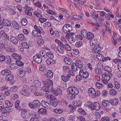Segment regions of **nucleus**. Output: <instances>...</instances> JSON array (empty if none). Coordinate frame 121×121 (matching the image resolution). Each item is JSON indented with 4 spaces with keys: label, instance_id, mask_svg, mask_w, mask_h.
<instances>
[{
    "label": "nucleus",
    "instance_id": "f257e3e1",
    "mask_svg": "<svg viewBox=\"0 0 121 121\" xmlns=\"http://www.w3.org/2000/svg\"><path fill=\"white\" fill-rule=\"evenodd\" d=\"M68 93L67 95V97L69 99H73L75 98V95L79 93L78 89L74 86H71L68 88Z\"/></svg>",
    "mask_w": 121,
    "mask_h": 121
},
{
    "label": "nucleus",
    "instance_id": "f03ea898",
    "mask_svg": "<svg viewBox=\"0 0 121 121\" xmlns=\"http://www.w3.org/2000/svg\"><path fill=\"white\" fill-rule=\"evenodd\" d=\"M29 106L31 108L35 109L40 107V103L38 100H35L30 102L29 104Z\"/></svg>",
    "mask_w": 121,
    "mask_h": 121
},
{
    "label": "nucleus",
    "instance_id": "7ed1b4c3",
    "mask_svg": "<svg viewBox=\"0 0 121 121\" xmlns=\"http://www.w3.org/2000/svg\"><path fill=\"white\" fill-rule=\"evenodd\" d=\"M72 30L71 26L68 24L65 25L63 28V30L64 33L66 34L70 32Z\"/></svg>",
    "mask_w": 121,
    "mask_h": 121
},
{
    "label": "nucleus",
    "instance_id": "20e7f679",
    "mask_svg": "<svg viewBox=\"0 0 121 121\" xmlns=\"http://www.w3.org/2000/svg\"><path fill=\"white\" fill-rule=\"evenodd\" d=\"M79 76L85 78H86L89 77V74L87 72L84 71L82 69H81L79 73Z\"/></svg>",
    "mask_w": 121,
    "mask_h": 121
},
{
    "label": "nucleus",
    "instance_id": "39448f33",
    "mask_svg": "<svg viewBox=\"0 0 121 121\" xmlns=\"http://www.w3.org/2000/svg\"><path fill=\"white\" fill-rule=\"evenodd\" d=\"M17 75L21 78L25 77L26 72L21 69H18L17 70Z\"/></svg>",
    "mask_w": 121,
    "mask_h": 121
},
{
    "label": "nucleus",
    "instance_id": "423d86ee",
    "mask_svg": "<svg viewBox=\"0 0 121 121\" xmlns=\"http://www.w3.org/2000/svg\"><path fill=\"white\" fill-rule=\"evenodd\" d=\"M41 103L43 107L48 109H50L51 108V106L49 103L44 100H42L41 101Z\"/></svg>",
    "mask_w": 121,
    "mask_h": 121
},
{
    "label": "nucleus",
    "instance_id": "0eeeda50",
    "mask_svg": "<svg viewBox=\"0 0 121 121\" xmlns=\"http://www.w3.org/2000/svg\"><path fill=\"white\" fill-rule=\"evenodd\" d=\"M11 55L15 60H19L22 58V57L21 56L16 53H13Z\"/></svg>",
    "mask_w": 121,
    "mask_h": 121
},
{
    "label": "nucleus",
    "instance_id": "6e6552de",
    "mask_svg": "<svg viewBox=\"0 0 121 121\" xmlns=\"http://www.w3.org/2000/svg\"><path fill=\"white\" fill-rule=\"evenodd\" d=\"M43 83L45 86H48L49 87L52 86L53 85L52 82L50 79L47 80L46 81H43Z\"/></svg>",
    "mask_w": 121,
    "mask_h": 121
},
{
    "label": "nucleus",
    "instance_id": "1a4fd4ad",
    "mask_svg": "<svg viewBox=\"0 0 121 121\" xmlns=\"http://www.w3.org/2000/svg\"><path fill=\"white\" fill-rule=\"evenodd\" d=\"M109 102L112 105H116L119 103L118 100L117 99H112L109 101Z\"/></svg>",
    "mask_w": 121,
    "mask_h": 121
},
{
    "label": "nucleus",
    "instance_id": "9d476101",
    "mask_svg": "<svg viewBox=\"0 0 121 121\" xmlns=\"http://www.w3.org/2000/svg\"><path fill=\"white\" fill-rule=\"evenodd\" d=\"M93 108L96 110H98L100 108V106L99 104L96 102H94L93 103Z\"/></svg>",
    "mask_w": 121,
    "mask_h": 121
},
{
    "label": "nucleus",
    "instance_id": "9b49d317",
    "mask_svg": "<svg viewBox=\"0 0 121 121\" xmlns=\"http://www.w3.org/2000/svg\"><path fill=\"white\" fill-rule=\"evenodd\" d=\"M52 90L53 93L56 96H58L59 94L61 95L62 94V91L59 88Z\"/></svg>",
    "mask_w": 121,
    "mask_h": 121
},
{
    "label": "nucleus",
    "instance_id": "f8f14e48",
    "mask_svg": "<svg viewBox=\"0 0 121 121\" xmlns=\"http://www.w3.org/2000/svg\"><path fill=\"white\" fill-rule=\"evenodd\" d=\"M88 91L90 95L93 96L94 95L95 96L96 95V93L95 91L92 88H91L88 89Z\"/></svg>",
    "mask_w": 121,
    "mask_h": 121
},
{
    "label": "nucleus",
    "instance_id": "ddd939ff",
    "mask_svg": "<svg viewBox=\"0 0 121 121\" xmlns=\"http://www.w3.org/2000/svg\"><path fill=\"white\" fill-rule=\"evenodd\" d=\"M12 23L13 26L16 29H18L20 28V27L18 23L15 21H13L12 22Z\"/></svg>",
    "mask_w": 121,
    "mask_h": 121
},
{
    "label": "nucleus",
    "instance_id": "4468645a",
    "mask_svg": "<svg viewBox=\"0 0 121 121\" xmlns=\"http://www.w3.org/2000/svg\"><path fill=\"white\" fill-rule=\"evenodd\" d=\"M37 43L38 45L40 46L42 45L44 43V40L42 38H38L37 39Z\"/></svg>",
    "mask_w": 121,
    "mask_h": 121
},
{
    "label": "nucleus",
    "instance_id": "2eb2a0df",
    "mask_svg": "<svg viewBox=\"0 0 121 121\" xmlns=\"http://www.w3.org/2000/svg\"><path fill=\"white\" fill-rule=\"evenodd\" d=\"M17 39L18 40L21 41H23L26 39V38H25L24 35L22 34H20L17 36Z\"/></svg>",
    "mask_w": 121,
    "mask_h": 121
},
{
    "label": "nucleus",
    "instance_id": "dca6fc26",
    "mask_svg": "<svg viewBox=\"0 0 121 121\" xmlns=\"http://www.w3.org/2000/svg\"><path fill=\"white\" fill-rule=\"evenodd\" d=\"M73 104L74 106L78 107L81 106L82 102L81 101L76 100L73 102Z\"/></svg>",
    "mask_w": 121,
    "mask_h": 121
},
{
    "label": "nucleus",
    "instance_id": "f3484780",
    "mask_svg": "<svg viewBox=\"0 0 121 121\" xmlns=\"http://www.w3.org/2000/svg\"><path fill=\"white\" fill-rule=\"evenodd\" d=\"M14 78L13 76L11 73L8 74L5 77V79L8 81H11L13 80Z\"/></svg>",
    "mask_w": 121,
    "mask_h": 121
},
{
    "label": "nucleus",
    "instance_id": "a211bd4d",
    "mask_svg": "<svg viewBox=\"0 0 121 121\" xmlns=\"http://www.w3.org/2000/svg\"><path fill=\"white\" fill-rule=\"evenodd\" d=\"M34 28L38 32L39 34L43 33V29L40 26L38 27L35 25L34 26Z\"/></svg>",
    "mask_w": 121,
    "mask_h": 121
},
{
    "label": "nucleus",
    "instance_id": "6ab92c4d",
    "mask_svg": "<svg viewBox=\"0 0 121 121\" xmlns=\"http://www.w3.org/2000/svg\"><path fill=\"white\" fill-rule=\"evenodd\" d=\"M102 77L104 79L106 80L107 81H109L110 79V75L105 73L103 74Z\"/></svg>",
    "mask_w": 121,
    "mask_h": 121
},
{
    "label": "nucleus",
    "instance_id": "aec40b11",
    "mask_svg": "<svg viewBox=\"0 0 121 121\" xmlns=\"http://www.w3.org/2000/svg\"><path fill=\"white\" fill-rule=\"evenodd\" d=\"M45 75L47 77L50 78H52L53 76V73L51 71L48 70L47 72V73H46Z\"/></svg>",
    "mask_w": 121,
    "mask_h": 121
},
{
    "label": "nucleus",
    "instance_id": "412c9836",
    "mask_svg": "<svg viewBox=\"0 0 121 121\" xmlns=\"http://www.w3.org/2000/svg\"><path fill=\"white\" fill-rule=\"evenodd\" d=\"M10 40L15 44H17L18 43L17 40L15 37L13 36H12L10 37Z\"/></svg>",
    "mask_w": 121,
    "mask_h": 121
},
{
    "label": "nucleus",
    "instance_id": "4be33fe9",
    "mask_svg": "<svg viewBox=\"0 0 121 121\" xmlns=\"http://www.w3.org/2000/svg\"><path fill=\"white\" fill-rule=\"evenodd\" d=\"M0 73L2 74L5 75H7L11 73L10 71L7 69L2 70Z\"/></svg>",
    "mask_w": 121,
    "mask_h": 121
},
{
    "label": "nucleus",
    "instance_id": "5701e85b",
    "mask_svg": "<svg viewBox=\"0 0 121 121\" xmlns=\"http://www.w3.org/2000/svg\"><path fill=\"white\" fill-rule=\"evenodd\" d=\"M2 23L3 25L7 26H11V23L8 20H5L4 19L2 21Z\"/></svg>",
    "mask_w": 121,
    "mask_h": 121
},
{
    "label": "nucleus",
    "instance_id": "b1692460",
    "mask_svg": "<svg viewBox=\"0 0 121 121\" xmlns=\"http://www.w3.org/2000/svg\"><path fill=\"white\" fill-rule=\"evenodd\" d=\"M33 83L34 85L36 87H39L41 86L40 82L38 80L34 81Z\"/></svg>",
    "mask_w": 121,
    "mask_h": 121
},
{
    "label": "nucleus",
    "instance_id": "393cba45",
    "mask_svg": "<svg viewBox=\"0 0 121 121\" xmlns=\"http://www.w3.org/2000/svg\"><path fill=\"white\" fill-rule=\"evenodd\" d=\"M46 53V52L44 50H41L40 52V54L42 57H41V60H43V59L44 58H46V55H45V54Z\"/></svg>",
    "mask_w": 121,
    "mask_h": 121
},
{
    "label": "nucleus",
    "instance_id": "a878e982",
    "mask_svg": "<svg viewBox=\"0 0 121 121\" xmlns=\"http://www.w3.org/2000/svg\"><path fill=\"white\" fill-rule=\"evenodd\" d=\"M39 69L40 71L43 72H45L46 69L45 66L43 65H40Z\"/></svg>",
    "mask_w": 121,
    "mask_h": 121
},
{
    "label": "nucleus",
    "instance_id": "bb28decb",
    "mask_svg": "<svg viewBox=\"0 0 121 121\" xmlns=\"http://www.w3.org/2000/svg\"><path fill=\"white\" fill-rule=\"evenodd\" d=\"M50 87L48 86H45L42 88V89L45 92H49L51 91L49 89Z\"/></svg>",
    "mask_w": 121,
    "mask_h": 121
},
{
    "label": "nucleus",
    "instance_id": "cd10ccee",
    "mask_svg": "<svg viewBox=\"0 0 121 121\" xmlns=\"http://www.w3.org/2000/svg\"><path fill=\"white\" fill-rule=\"evenodd\" d=\"M96 87L99 89L101 88L104 87L103 85L101 83L96 82L95 84Z\"/></svg>",
    "mask_w": 121,
    "mask_h": 121
},
{
    "label": "nucleus",
    "instance_id": "c85d7f7f",
    "mask_svg": "<svg viewBox=\"0 0 121 121\" xmlns=\"http://www.w3.org/2000/svg\"><path fill=\"white\" fill-rule=\"evenodd\" d=\"M5 109H4L5 111L4 112H3L2 114L3 115L5 114L6 113H8L12 111L11 108L10 107H7L6 108H5Z\"/></svg>",
    "mask_w": 121,
    "mask_h": 121
},
{
    "label": "nucleus",
    "instance_id": "c756f323",
    "mask_svg": "<svg viewBox=\"0 0 121 121\" xmlns=\"http://www.w3.org/2000/svg\"><path fill=\"white\" fill-rule=\"evenodd\" d=\"M50 102L51 105L55 107L58 104V102L56 100L50 101Z\"/></svg>",
    "mask_w": 121,
    "mask_h": 121
},
{
    "label": "nucleus",
    "instance_id": "7c9ffc66",
    "mask_svg": "<svg viewBox=\"0 0 121 121\" xmlns=\"http://www.w3.org/2000/svg\"><path fill=\"white\" fill-rule=\"evenodd\" d=\"M62 68L63 71L64 73H68L70 70L69 68L66 66H63Z\"/></svg>",
    "mask_w": 121,
    "mask_h": 121
},
{
    "label": "nucleus",
    "instance_id": "2f4dec72",
    "mask_svg": "<svg viewBox=\"0 0 121 121\" xmlns=\"http://www.w3.org/2000/svg\"><path fill=\"white\" fill-rule=\"evenodd\" d=\"M71 68L72 70L76 71L77 69V66L76 64L75 63H73L71 64Z\"/></svg>",
    "mask_w": 121,
    "mask_h": 121
},
{
    "label": "nucleus",
    "instance_id": "473e14b6",
    "mask_svg": "<svg viewBox=\"0 0 121 121\" xmlns=\"http://www.w3.org/2000/svg\"><path fill=\"white\" fill-rule=\"evenodd\" d=\"M110 94L112 95H115L116 94V92L115 90L112 88H111L109 90Z\"/></svg>",
    "mask_w": 121,
    "mask_h": 121
},
{
    "label": "nucleus",
    "instance_id": "72a5a7b5",
    "mask_svg": "<svg viewBox=\"0 0 121 121\" xmlns=\"http://www.w3.org/2000/svg\"><path fill=\"white\" fill-rule=\"evenodd\" d=\"M6 50L7 51L11 52H14L16 50L15 48H11L9 47H7L6 48Z\"/></svg>",
    "mask_w": 121,
    "mask_h": 121
},
{
    "label": "nucleus",
    "instance_id": "f704fd0d",
    "mask_svg": "<svg viewBox=\"0 0 121 121\" xmlns=\"http://www.w3.org/2000/svg\"><path fill=\"white\" fill-rule=\"evenodd\" d=\"M47 111L46 109L43 108H40L38 110V112L39 114H44Z\"/></svg>",
    "mask_w": 121,
    "mask_h": 121
},
{
    "label": "nucleus",
    "instance_id": "c9c22d12",
    "mask_svg": "<svg viewBox=\"0 0 121 121\" xmlns=\"http://www.w3.org/2000/svg\"><path fill=\"white\" fill-rule=\"evenodd\" d=\"M99 68H95V73L97 75H99L102 73V72Z\"/></svg>",
    "mask_w": 121,
    "mask_h": 121
},
{
    "label": "nucleus",
    "instance_id": "e433bc0d",
    "mask_svg": "<svg viewBox=\"0 0 121 121\" xmlns=\"http://www.w3.org/2000/svg\"><path fill=\"white\" fill-rule=\"evenodd\" d=\"M64 47H58L57 48V50L59 52L62 54H63L64 52Z\"/></svg>",
    "mask_w": 121,
    "mask_h": 121
},
{
    "label": "nucleus",
    "instance_id": "4c0bfd02",
    "mask_svg": "<svg viewBox=\"0 0 121 121\" xmlns=\"http://www.w3.org/2000/svg\"><path fill=\"white\" fill-rule=\"evenodd\" d=\"M44 95L45 97L51 99H52L54 97V96L53 95H50L47 93L44 94Z\"/></svg>",
    "mask_w": 121,
    "mask_h": 121
},
{
    "label": "nucleus",
    "instance_id": "58836bf2",
    "mask_svg": "<svg viewBox=\"0 0 121 121\" xmlns=\"http://www.w3.org/2000/svg\"><path fill=\"white\" fill-rule=\"evenodd\" d=\"M113 86L114 88L116 89L119 88L120 87V85L117 82H114Z\"/></svg>",
    "mask_w": 121,
    "mask_h": 121
},
{
    "label": "nucleus",
    "instance_id": "ea45409f",
    "mask_svg": "<svg viewBox=\"0 0 121 121\" xmlns=\"http://www.w3.org/2000/svg\"><path fill=\"white\" fill-rule=\"evenodd\" d=\"M81 33L82 36L84 38L86 37L87 34L86 31L84 29L82 30L81 31Z\"/></svg>",
    "mask_w": 121,
    "mask_h": 121
},
{
    "label": "nucleus",
    "instance_id": "a19ab883",
    "mask_svg": "<svg viewBox=\"0 0 121 121\" xmlns=\"http://www.w3.org/2000/svg\"><path fill=\"white\" fill-rule=\"evenodd\" d=\"M76 63L78 64V68H81L83 67V64L82 61H76Z\"/></svg>",
    "mask_w": 121,
    "mask_h": 121
},
{
    "label": "nucleus",
    "instance_id": "79ce46f5",
    "mask_svg": "<svg viewBox=\"0 0 121 121\" xmlns=\"http://www.w3.org/2000/svg\"><path fill=\"white\" fill-rule=\"evenodd\" d=\"M21 114L22 117L25 118H27V114L26 113V110H25L22 112H21Z\"/></svg>",
    "mask_w": 121,
    "mask_h": 121
},
{
    "label": "nucleus",
    "instance_id": "37998d69",
    "mask_svg": "<svg viewBox=\"0 0 121 121\" xmlns=\"http://www.w3.org/2000/svg\"><path fill=\"white\" fill-rule=\"evenodd\" d=\"M94 37V36L93 34L91 32L88 33L87 34V38L89 40L92 39Z\"/></svg>",
    "mask_w": 121,
    "mask_h": 121
},
{
    "label": "nucleus",
    "instance_id": "c03bdc74",
    "mask_svg": "<svg viewBox=\"0 0 121 121\" xmlns=\"http://www.w3.org/2000/svg\"><path fill=\"white\" fill-rule=\"evenodd\" d=\"M46 58L47 57V56L51 59H52L54 57L53 54L51 53V52H48L46 53Z\"/></svg>",
    "mask_w": 121,
    "mask_h": 121
},
{
    "label": "nucleus",
    "instance_id": "a18cd8bd",
    "mask_svg": "<svg viewBox=\"0 0 121 121\" xmlns=\"http://www.w3.org/2000/svg\"><path fill=\"white\" fill-rule=\"evenodd\" d=\"M53 111L56 113H61L63 112V110L61 109H54Z\"/></svg>",
    "mask_w": 121,
    "mask_h": 121
},
{
    "label": "nucleus",
    "instance_id": "49530a36",
    "mask_svg": "<svg viewBox=\"0 0 121 121\" xmlns=\"http://www.w3.org/2000/svg\"><path fill=\"white\" fill-rule=\"evenodd\" d=\"M90 45L91 46L96 45L97 43V41L96 39L90 41Z\"/></svg>",
    "mask_w": 121,
    "mask_h": 121
},
{
    "label": "nucleus",
    "instance_id": "de8ad7c7",
    "mask_svg": "<svg viewBox=\"0 0 121 121\" xmlns=\"http://www.w3.org/2000/svg\"><path fill=\"white\" fill-rule=\"evenodd\" d=\"M21 23L23 26L26 25L27 23V20L26 18H24L22 19L21 21Z\"/></svg>",
    "mask_w": 121,
    "mask_h": 121
},
{
    "label": "nucleus",
    "instance_id": "09e8293b",
    "mask_svg": "<svg viewBox=\"0 0 121 121\" xmlns=\"http://www.w3.org/2000/svg\"><path fill=\"white\" fill-rule=\"evenodd\" d=\"M65 49L68 51H71L72 49H71V47L67 43L65 44Z\"/></svg>",
    "mask_w": 121,
    "mask_h": 121
},
{
    "label": "nucleus",
    "instance_id": "8fccbe9b",
    "mask_svg": "<svg viewBox=\"0 0 121 121\" xmlns=\"http://www.w3.org/2000/svg\"><path fill=\"white\" fill-rule=\"evenodd\" d=\"M103 56L101 54L98 53L97 55V58L99 60H104L103 59Z\"/></svg>",
    "mask_w": 121,
    "mask_h": 121
},
{
    "label": "nucleus",
    "instance_id": "3c124183",
    "mask_svg": "<svg viewBox=\"0 0 121 121\" xmlns=\"http://www.w3.org/2000/svg\"><path fill=\"white\" fill-rule=\"evenodd\" d=\"M29 89V87L27 85H24L23 86V87L22 90L21 92H23L26 91L28 90Z\"/></svg>",
    "mask_w": 121,
    "mask_h": 121
},
{
    "label": "nucleus",
    "instance_id": "603ef678",
    "mask_svg": "<svg viewBox=\"0 0 121 121\" xmlns=\"http://www.w3.org/2000/svg\"><path fill=\"white\" fill-rule=\"evenodd\" d=\"M41 56H40L39 54H36L34 56L33 60H40L39 59H41Z\"/></svg>",
    "mask_w": 121,
    "mask_h": 121
},
{
    "label": "nucleus",
    "instance_id": "864d4df0",
    "mask_svg": "<svg viewBox=\"0 0 121 121\" xmlns=\"http://www.w3.org/2000/svg\"><path fill=\"white\" fill-rule=\"evenodd\" d=\"M5 104L6 105L11 107L13 106V104L12 102L8 100H6L5 101Z\"/></svg>",
    "mask_w": 121,
    "mask_h": 121
},
{
    "label": "nucleus",
    "instance_id": "5fc2aeb1",
    "mask_svg": "<svg viewBox=\"0 0 121 121\" xmlns=\"http://www.w3.org/2000/svg\"><path fill=\"white\" fill-rule=\"evenodd\" d=\"M103 105L104 106L107 107L108 106L109 102L107 101L103 100L102 102Z\"/></svg>",
    "mask_w": 121,
    "mask_h": 121
},
{
    "label": "nucleus",
    "instance_id": "6e6d98bb",
    "mask_svg": "<svg viewBox=\"0 0 121 121\" xmlns=\"http://www.w3.org/2000/svg\"><path fill=\"white\" fill-rule=\"evenodd\" d=\"M104 69L105 71H106L109 73L112 71L111 68L108 66H106L105 67H104Z\"/></svg>",
    "mask_w": 121,
    "mask_h": 121
},
{
    "label": "nucleus",
    "instance_id": "4d7b16f0",
    "mask_svg": "<svg viewBox=\"0 0 121 121\" xmlns=\"http://www.w3.org/2000/svg\"><path fill=\"white\" fill-rule=\"evenodd\" d=\"M32 35L33 36L37 37L38 36V34L36 30H33L32 32Z\"/></svg>",
    "mask_w": 121,
    "mask_h": 121
},
{
    "label": "nucleus",
    "instance_id": "13d9d810",
    "mask_svg": "<svg viewBox=\"0 0 121 121\" xmlns=\"http://www.w3.org/2000/svg\"><path fill=\"white\" fill-rule=\"evenodd\" d=\"M74 34L73 33H70L66 34L65 36V38L67 39H69V38H70L72 37Z\"/></svg>",
    "mask_w": 121,
    "mask_h": 121
},
{
    "label": "nucleus",
    "instance_id": "bf43d9fd",
    "mask_svg": "<svg viewBox=\"0 0 121 121\" xmlns=\"http://www.w3.org/2000/svg\"><path fill=\"white\" fill-rule=\"evenodd\" d=\"M11 97L13 100L16 99L18 97V95L16 94H13L11 95Z\"/></svg>",
    "mask_w": 121,
    "mask_h": 121
},
{
    "label": "nucleus",
    "instance_id": "052dcab7",
    "mask_svg": "<svg viewBox=\"0 0 121 121\" xmlns=\"http://www.w3.org/2000/svg\"><path fill=\"white\" fill-rule=\"evenodd\" d=\"M110 118L108 117H102L101 119V121H109Z\"/></svg>",
    "mask_w": 121,
    "mask_h": 121
},
{
    "label": "nucleus",
    "instance_id": "680f3d73",
    "mask_svg": "<svg viewBox=\"0 0 121 121\" xmlns=\"http://www.w3.org/2000/svg\"><path fill=\"white\" fill-rule=\"evenodd\" d=\"M47 64L48 65H51L55 63V61H45Z\"/></svg>",
    "mask_w": 121,
    "mask_h": 121
},
{
    "label": "nucleus",
    "instance_id": "e2e57ef3",
    "mask_svg": "<svg viewBox=\"0 0 121 121\" xmlns=\"http://www.w3.org/2000/svg\"><path fill=\"white\" fill-rule=\"evenodd\" d=\"M21 45L25 48L27 49L29 48V46L26 43H21Z\"/></svg>",
    "mask_w": 121,
    "mask_h": 121
},
{
    "label": "nucleus",
    "instance_id": "0e129e2a",
    "mask_svg": "<svg viewBox=\"0 0 121 121\" xmlns=\"http://www.w3.org/2000/svg\"><path fill=\"white\" fill-rule=\"evenodd\" d=\"M22 94L25 96H29L30 95V94L28 92L26 91L23 92H21Z\"/></svg>",
    "mask_w": 121,
    "mask_h": 121
},
{
    "label": "nucleus",
    "instance_id": "69168bd1",
    "mask_svg": "<svg viewBox=\"0 0 121 121\" xmlns=\"http://www.w3.org/2000/svg\"><path fill=\"white\" fill-rule=\"evenodd\" d=\"M35 6L39 8H41L42 5L41 3L37 1L35 3Z\"/></svg>",
    "mask_w": 121,
    "mask_h": 121
},
{
    "label": "nucleus",
    "instance_id": "338daca9",
    "mask_svg": "<svg viewBox=\"0 0 121 121\" xmlns=\"http://www.w3.org/2000/svg\"><path fill=\"white\" fill-rule=\"evenodd\" d=\"M77 118L79 121H85V120L84 117L80 116L78 117Z\"/></svg>",
    "mask_w": 121,
    "mask_h": 121
},
{
    "label": "nucleus",
    "instance_id": "774afa93",
    "mask_svg": "<svg viewBox=\"0 0 121 121\" xmlns=\"http://www.w3.org/2000/svg\"><path fill=\"white\" fill-rule=\"evenodd\" d=\"M69 119L71 121H74L75 119V117L74 116L71 115L69 116Z\"/></svg>",
    "mask_w": 121,
    "mask_h": 121
}]
</instances>
